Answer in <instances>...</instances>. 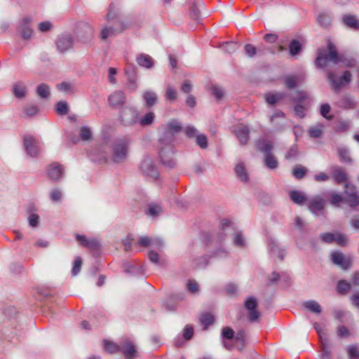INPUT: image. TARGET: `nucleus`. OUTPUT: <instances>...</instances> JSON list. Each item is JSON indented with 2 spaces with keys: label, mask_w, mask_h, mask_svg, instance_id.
<instances>
[{
  "label": "nucleus",
  "mask_w": 359,
  "mask_h": 359,
  "mask_svg": "<svg viewBox=\"0 0 359 359\" xmlns=\"http://www.w3.org/2000/svg\"><path fill=\"white\" fill-rule=\"evenodd\" d=\"M181 123L175 119L168 121L163 126V133L158 141L159 156L162 163L169 168L175 165L172 157L175 135L182 130Z\"/></svg>",
  "instance_id": "f257e3e1"
},
{
  "label": "nucleus",
  "mask_w": 359,
  "mask_h": 359,
  "mask_svg": "<svg viewBox=\"0 0 359 359\" xmlns=\"http://www.w3.org/2000/svg\"><path fill=\"white\" fill-rule=\"evenodd\" d=\"M340 62H342L346 67L355 65L353 60H343V56L337 53L334 45L331 42L328 43L327 50L323 48L318 50V56L316 59V65L318 67L323 68L330 62L337 65Z\"/></svg>",
  "instance_id": "f03ea898"
},
{
  "label": "nucleus",
  "mask_w": 359,
  "mask_h": 359,
  "mask_svg": "<svg viewBox=\"0 0 359 359\" xmlns=\"http://www.w3.org/2000/svg\"><path fill=\"white\" fill-rule=\"evenodd\" d=\"M106 18L107 22L101 25L98 35L102 41L116 36L126 28V25L113 13L112 6H110Z\"/></svg>",
  "instance_id": "7ed1b4c3"
},
{
  "label": "nucleus",
  "mask_w": 359,
  "mask_h": 359,
  "mask_svg": "<svg viewBox=\"0 0 359 359\" xmlns=\"http://www.w3.org/2000/svg\"><path fill=\"white\" fill-rule=\"evenodd\" d=\"M130 142L129 137H122L115 140L113 144L111 156V159L114 162L121 163L126 160Z\"/></svg>",
  "instance_id": "20e7f679"
},
{
  "label": "nucleus",
  "mask_w": 359,
  "mask_h": 359,
  "mask_svg": "<svg viewBox=\"0 0 359 359\" xmlns=\"http://www.w3.org/2000/svg\"><path fill=\"white\" fill-rule=\"evenodd\" d=\"M76 34L79 42L88 44L94 38V28L87 22H80L78 25Z\"/></svg>",
  "instance_id": "39448f33"
},
{
  "label": "nucleus",
  "mask_w": 359,
  "mask_h": 359,
  "mask_svg": "<svg viewBox=\"0 0 359 359\" xmlns=\"http://www.w3.org/2000/svg\"><path fill=\"white\" fill-rule=\"evenodd\" d=\"M139 112L137 109L127 107L121 109L118 120L125 126H133L137 123Z\"/></svg>",
  "instance_id": "423d86ee"
},
{
  "label": "nucleus",
  "mask_w": 359,
  "mask_h": 359,
  "mask_svg": "<svg viewBox=\"0 0 359 359\" xmlns=\"http://www.w3.org/2000/svg\"><path fill=\"white\" fill-rule=\"evenodd\" d=\"M184 133L189 138H194L196 144L202 149L208 147V138L203 133H200L193 126H187L184 128Z\"/></svg>",
  "instance_id": "0eeeda50"
},
{
  "label": "nucleus",
  "mask_w": 359,
  "mask_h": 359,
  "mask_svg": "<svg viewBox=\"0 0 359 359\" xmlns=\"http://www.w3.org/2000/svg\"><path fill=\"white\" fill-rule=\"evenodd\" d=\"M351 77L352 75L351 72L346 71L344 72V74L339 77V81H337L333 72H329L327 73V80L334 91H339L341 87L349 83L351 81Z\"/></svg>",
  "instance_id": "6e6552de"
},
{
  "label": "nucleus",
  "mask_w": 359,
  "mask_h": 359,
  "mask_svg": "<svg viewBox=\"0 0 359 359\" xmlns=\"http://www.w3.org/2000/svg\"><path fill=\"white\" fill-rule=\"evenodd\" d=\"M222 226L219 228V231L217 235L214 236L212 238L208 234L205 236V239L210 240V242L215 243L218 245H221L222 241L225 239V237L227 234L230 233L233 228L226 219H224L221 223Z\"/></svg>",
  "instance_id": "1a4fd4ad"
},
{
  "label": "nucleus",
  "mask_w": 359,
  "mask_h": 359,
  "mask_svg": "<svg viewBox=\"0 0 359 359\" xmlns=\"http://www.w3.org/2000/svg\"><path fill=\"white\" fill-rule=\"evenodd\" d=\"M140 169L144 175L154 180L157 179L158 172L150 157L145 156L143 158L140 165Z\"/></svg>",
  "instance_id": "9d476101"
},
{
  "label": "nucleus",
  "mask_w": 359,
  "mask_h": 359,
  "mask_svg": "<svg viewBox=\"0 0 359 359\" xmlns=\"http://www.w3.org/2000/svg\"><path fill=\"white\" fill-rule=\"evenodd\" d=\"M24 147L27 154L31 157H36L40 150V143L31 135H27L24 137Z\"/></svg>",
  "instance_id": "9b49d317"
},
{
  "label": "nucleus",
  "mask_w": 359,
  "mask_h": 359,
  "mask_svg": "<svg viewBox=\"0 0 359 359\" xmlns=\"http://www.w3.org/2000/svg\"><path fill=\"white\" fill-rule=\"evenodd\" d=\"M74 39L70 34L61 35L55 41L57 50L64 53L73 48Z\"/></svg>",
  "instance_id": "f8f14e48"
},
{
  "label": "nucleus",
  "mask_w": 359,
  "mask_h": 359,
  "mask_svg": "<svg viewBox=\"0 0 359 359\" xmlns=\"http://www.w3.org/2000/svg\"><path fill=\"white\" fill-rule=\"evenodd\" d=\"M346 190L344 201L351 208H355L359 206V195L355 191L353 186H349L347 183L345 184Z\"/></svg>",
  "instance_id": "ddd939ff"
},
{
  "label": "nucleus",
  "mask_w": 359,
  "mask_h": 359,
  "mask_svg": "<svg viewBox=\"0 0 359 359\" xmlns=\"http://www.w3.org/2000/svg\"><path fill=\"white\" fill-rule=\"evenodd\" d=\"M245 307L246 308L249 313V320L252 323L255 322L259 317V313L256 309L257 307V299L253 297L248 298L245 302Z\"/></svg>",
  "instance_id": "4468645a"
},
{
  "label": "nucleus",
  "mask_w": 359,
  "mask_h": 359,
  "mask_svg": "<svg viewBox=\"0 0 359 359\" xmlns=\"http://www.w3.org/2000/svg\"><path fill=\"white\" fill-rule=\"evenodd\" d=\"M108 101L111 107L121 108L126 103V96L123 91L116 90L109 96Z\"/></svg>",
  "instance_id": "2eb2a0df"
},
{
  "label": "nucleus",
  "mask_w": 359,
  "mask_h": 359,
  "mask_svg": "<svg viewBox=\"0 0 359 359\" xmlns=\"http://www.w3.org/2000/svg\"><path fill=\"white\" fill-rule=\"evenodd\" d=\"M120 350L127 359H133L138 355L135 346L129 339H125L121 343Z\"/></svg>",
  "instance_id": "dca6fc26"
},
{
  "label": "nucleus",
  "mask_w": 359,
  "mask_h": 359,
  "mask_svg": "<svg viewBox=\"0 0 359 359\" xmlns=\"http://www.w3.org/2000/svg\"><path fill=\"white\" fill-rule=\"evenodd\" d=\"M32 22V19L29 16H25L22 19L20 29L21 35L25 39H29L33 35Z\"/></svg>",
  "instance_id": "f3484780"
},
{
  "label": "nucleus",
  "mask_w": 359,
  "mask_h": 359,
  "mask_svg": "<svg viewBox=\"0 0 359 359\" xmlns=\"http://www.w3.org/2000/svg\"><path fill=\"white\" fill-rule=\"evenodd\" d=\"M325 201L320 196L313 198L309 204V210L316 215H319L323 212Z\"/></svg>",
  "instance_id": "a211bd4d"
},
{
  "label": "nucleus",
  "mask_w": 359,
  "mask_h": 359,
  "mask_svg": "<svg viewBox=\"0 0 359 359\" xmlns=\"http://www.w3.org/2000/svg\"><path fill=\"white\" fill-rule=\"evenodd\" d=\"M76 239L82 246L92 250H97L100 247L99 241L95 238H88L85 236L76 234Z\"/></svg>",
  "instance_id": "6ab92c4d"
},
{
  "label": "nucleus",
  "mask_w": 359,
  "mask_h": 359,
  "mask_svg": "<svg viewBox=\"0 0 359 359\" xmlns=\"http://www.w3.org/2000/svg\"><path fill=\"white\" fill-rule=\"evenodd\" d=\"M332 260L334 264L340 266L343 269H348L351 264V261L348 258L340 252H333L332 253Z\"/></svg>",
  "instance_id": "aec40b11"
},
{
  "label": "nucleus",
  "mask_w": 359,
  "mask_h": 359,
  "mask_svg": "<svg viewBox=\"0 0 359 359\" xmlns=\"http://www.w3.org/2000/svg\"><path fill=\"white\" fill-rule=\"evenodd\" d=\"M63 170L62 166L57 163L50 164L47 169L49 177L54 181H57L62 178Z\"/></svg>",
  "instance_id": "412c9836"
},
{
  "label": "nucleus",
  "mask_w": 359,
  "mask_h": 359,
  "mask_svg": "<svg viewBox=\"0 0 359 359\" xmlns=\"http://www.w3.org/2000/svg\"><path fill=\"white\" fill-rule=\"evenodd\" d=\"M304 79L303 74L287 75L284 78V83L290 89H294L298 83L302 82Z\"/></svg>",
  "instance_id": "4be33fe9"
},
{
  "label": "nucleus",
  "mask_w": 359,
  "mask_h": 359,
  "mask_svg": "<svg viewBox=\"0 0 359 359\" xmlns=\"http://www.w3.org/2000/svg\"><path fill=\"white\" fill-rule=\"evenodd\" d=\"M137 63L140 66L146 69H151L154 67V61L152 57L144 53H140L137 55L136 57Z\"/></svg>",
  "instance_id": "5701e85b"
},
{
  "label": "nucleus",
  "mask_w": 359,
  "mask_h": 359,
  "mask_svg": "<svg viewBox=\"0 0 359 359\" xmlns=\"http://www.w3.org/2000/svg\"><path fill=\"white\" fill-rule=\"evenodd\" d=\"M250 130L248 126L245 125L240 126L236 130H235V135L238 139L241 144H245L249 139Z\"/></svg>",
  "instance_id": "b1692460"
},
{
  "label": "nucleus",
  "mask_w": 359,
  "mask_h": 359,
  "mask_svg": "<svg viewBox=\"0 0 359 359\" xmlns=\"http://www.w3.org/2000/svg\"><path fill=\"white\" fill-rule=\"evenodd\" d=\"M138 244L143 247L154 246L160 248L163 245V242L161 239L153 238L147 236H142L140 238Z\"/></svg>",
  "instance_id": "393cba45"
},
{
  "label": "nucleus",
  "mask_w": 359,
  "mask_h": 359,
  "mask_svg": "<svg viewBox=\"0 0 359 359\" xmlns=\"http://www.w3.org/2000/svg\"><path fill=\"white\" fill-rule=\"evenodd\" d=\"M286 96V93L284 92H276L274 93H266L264 95V98L266 102L271 105H273L280 101Z\"/></svg>",
  "instance_id": "a878e982"
},
{
  "label": "nucleus",
  "mask_w": 359,
  "mask_h": 359,
  "mask_svg": "<svg viewBox=\"0 0 359 359\" xmlns=\"http://www.w3.org/2000/svg\"><path fill=\"white\" fill-rule=\"evenodd\" d=\"M342 21L348 27L354 30L359 29V21L355 15H344L342 18Z\"/></svg>",
  "instance_id": "bb28decb"
},
{
  "label": "nucleus",
  "mask_w": 359,
  "mask_h": 359,
  "mask_svg": "<svg viewBox=\"0 0 359 359\" xmlns=\"http://www.w3.org/2000/svg\"><path fill=\"white\" fill-rule=\"evenodd\" d=\"M355 105L356 101L349 95H344L338 101V106L346 109H353Z\"/></svg>",
  "instance_id": "cd10ccee"
},
{
  "label": "nucleus",
  "mask_w": 359,
  "mask_h": 359,
  "mask_svg": "<svg viewBox=\"0 0 359 359\" xmlns=\"http://www.w3.org/2000/svg\"><path fill=\"white\" fill-rule=\"evenodd\" d=\"M155 119V114L152 111H149L146 113L144 116H140L138 115L137 123H139L141 126H149L153 124Z\"/></svg>",
  "instance_id": "c85d7f7f"
},
{
  "label": "nucleus",
  "mask_w": 359,
  "mask_h": 359,
  "mask_svg": "<svg viewBox=\"0 0 359 359\" xmlns=\"http://www.w3.org/2000/svg\"><path fill=\"white\" fill-rule=\"evenodd\" d=\"M273 147V142L270 140H262L257 142V148L264 154V156L266 154H271Z\"/></svg>",
  "instance_id": "c756f323"
},
{
  "label": "nucleus",
  "mask_w": 359,
  "mask_h": 359,
  "mask_svg": "<svg viewBox=\"0 0 359 359\" xmlns=\"http://www.w3.org/2000/svg\"><path fill=\"white\" fill-rule=\"evenodd\" d=\"M142 97L145 101V105L147 107H151L157 102L158 96L154 91L147 90L144 93Z\"/></svg>",
  "instance_id": "7c9ffc66"
},
{
  "label": "nucleus",
  "mask_w": 359,
  "mask_h": 359,
  "mask_svg": "<svg viewBox=\"0 0 359 359\" xmlns=\"http://www.w3.org/2000/svg\"><path fill=\"white\" fill-rule=\"evenodd\" d=\"M311 101V97L309 94L305 91L298 90L294 93V97L292 99V102L296 104H302L306 102H309Z\"/></svg>",
  "instance_id": "2f4dec72"
},
{
  "label": "nucleus",
  "mask_w": 359,
  "mask_h": 359,
  "mask_svg": "<svg viewBox=\"0 0 359 359\" xmlns=\"http://www.w3.org/2000/svg\"><path fill=\"white\" fill-rule=\"evenodd\" d=\"M235 172L236 177L242 182H247L248 181V175L246 169L242 163H238L235 167Z\"/></svg>",
  "instance_id": "473e14b6"
},
{
  "label": "nucleus",
  "mask_w": 359,
  "mask_h": 359,
  "mask_svg": "<svg viewBox=\"0 0 359 359\" xmlns=\"http://www.w3.org/2000/svg\"><path fill=\"white\" fill-rule=\"evenodd\" d=\"M263 162L264 165L271 170L276 169L278 166V161L273 154L265 155Z\"/></svg>",
  "instance_id": "72a5a7b5"
},
{
  "label": "nucleus",
  "mask_w": 359,
  "mask_h": 359,
  "mask_svg": "<svg viewBox=\"0 0 359 359\" xmlns=\"http://www.w3.org/2000/svg\"><path fill=\"white\" fill-rule=\"evenodd\" d=\"M320 342V347H321V355L320 358H326V359H331L332 358V351L329 347L328 344V339L327 337H325L324 339H322V341Z\"/></svg>",
  "instance_id": "f704fd0d"
},
{
  "label": "nucleus",
  "mask_w": 359,
  "mask_h": 359,
  "mask_svg": "<svg viewBox=\"0 0 359 359\" xmlns=\"http://www.w3.org/2000/svg\"><path fill=\"white\" fill-rule=\"evenodd\" d=\"M303 305L306 309L312 313L320 314L322 311L321 306L315 300L306 301Z\"/></svg>",
  "instance_id": "c9c22d12"
},
{
  "label": "nucleus",
  "mask_w": 359,
  "mask_h": 359,
  "mask_svg": "<svg viewBox=\"0 0 359 359\" xmlns=\"http://www.w3.org/2000/svg\"><path fill=\"white\" fill-rule=\"evenodd\" d=\"M290 198L294 203L298 205H302L306 201L304 194L296 190L290 192Z\"/></svg>",
  "instance_id": "e433bc0d"
},
{
  "label": "nucleus",
  "mask_w": 359,
  "mask_h": 359,
  "mask_svg": "<svg viewBox=\"0 0 359 359\" xmlns=\"http://www.w3.org/2000/svg\"><path fill=\"white\" fill-rule=\"evenodd\" d=\"M13 93L18 98H22L26 95V86L22 82L15 83L13 86Z\"/></svg>",
  "instance_id": "4c0bfd02"
},
{
  "label": "nucleus",
  "mask_w": 359,
  "mask_h": 359,
  "mask_svg": "<svg viewBox=\"0 0 359 359\" xmlns=\"http://www.w3.org/2000/svg\"><path fill=\"white\" fill-rule=\"evenodd\" d=\"M351 126L349 120L339 119L334 124V129L336 132L341 133L347 131Z\"/></svg>",
  "instance_id": "58836bf2"
},
{
  "label": "nucleus",
  "mask_w": 359,
  "mask_h": 359,
  "mask_svg": "<svg viewBox=\"0 0 359 359\" xmlns=\"http://www.w3.org/2000/svg\"><path fill=\"white\" fill-rule=\"evenodd\" d=\"M280 280H283V281L287 283L289 280V276L285 273L279 274L276 272H273L271 277L268 278V284L277 283Z\"/></svg>",
  "instance_id": "ea45409f"
},
{
  "label": "nucleus",
  "mask_w": 359,
  "mask_h": 359,
  "mask_svg": "<svg viewBox=\"0 0 359 359\" xmlns=\"http://www.w3.org/2000/svg\"><path fill=\"white\" fill-rule=\"evenodd\" d=\"M332 177L337 183L346 182L347 175L346 172L341 168H336L332 171Z\"/></svg>",
  "instance_id": "a19ab883"
},
{
  "label": "nucleus",
  "mask_w": 359,
  "mask_h": 359,
  "mask_svg": "<svg viewBox=\"0 0 359 359\" xmlns=\"http://www.w3.org/2000/svg\"><path fill=\"white\" fill-rule=\"evenodd\" d=\"M331 20L332 19L330 15L326 13H320L317 17L318 23L325 28H327L330 25Z\"/></svg>",
  "instance_id": "79ce46f5"
},
{
  "label": "nucleus",
  "mask_w": 359,
  "mask_h": 359,
  "mask_svg": "<svg viewBox=\"0 0 359 359\" xmlns=\"http://www.w3.org/2000/svg\"><path fill=\"white\" fill-rule=\"evenodd\" d=\"M36 93L41 98H48L50 95V88L46 83H41L36 87Z\"/></svg>",
  "instance_id": "37998d69"
},
{
  "label": "nucleus",
  "mask_w": 359,
  "mask_h": 359,
  "mask_svg": "<svg viewBox=\"0 0 359 359\" xmlns=\"http://www.w3.org/2000/svg\"><path fill=\"white\" fill-rule=\"evenodd\" d=\"M269 250L271 252L277 256L280 259H283L285 256V252L283 250L280 249L278 245L273 241H271L269 244Z\"/></svg>",
  "instance_id": "c03bdc74"
},
{
  "label": "nucleus",
  "mask_w": 359,
  "mask_h": 359,
  "mask_svg": "<svg viewBox=\"0 0 359 359\" xmlns=\"http://www.w3.org/2000/svg\"><path fill=\"white\" fill-rule=\"evenodd\" d=\"M79 137L83 141H89L92 138L91 129L88 126H82L79 130Z\"/></svg>",
  "instance_id": "a18cd8bd"
},
{
  "label": "nucleus",
  "mask_w": 359,
  "mask_h": 359,
  "mask_svg": "<svg viewBox=\"0 0 359 359\" xmlns=\"http://www.w3.org/2000/svg\"><path fill=\"white\" fill-rule=\"evenodd\" d=\"M323 125L318 124L314 126H311L309 129V133L311 137H320L323 134Z\"/></svg>",
  "instance_id": "49530a36"
},
{
  "label": "nucleus",
  "mask_w": 359,
  "mask_h": 359,
  "mask_svg": "<svg viewBox=\"0 0 359 359\" xmlns=\"http://www.w3.org/2000/svg\"><path fill=\"white\" fill-rule=\"evenodd\" d=\"M347 354L350 359H355L359 358V347L358 345L353 344L347 346Z\"/></svg>",
  "instance_id": "de8ad7c7"
},
{
  "label": "nucleus",
  "mask_w": 359,
  "mask_h": 359,
  "mask_svg": "<svg viewBox=\"0 0 359 359\" xmlns=\"http://www.w3.org/2000/svg\"><path fill=\"white\" fill-rule=\"evenodd\" d=\"M104 348L106 351L110 353H116L121 349V346L108 340L104 341Z\"/></svg>",
  "instance_id": "09e8293b"
},
{
  "label": "nucleus",
  "mask_w": 359,
  "mask_h": 359,
  "mask_svg": "<svg viewBox=\"0 0 359 359\" xmlns=\"http://www.w3.org/2000/svg\"><path fill=\"white\" fill-rule=\"evenodd\" d=\"M148 257L149 260L158 266H163L164 265V260L162 259H160L159 255L157 252L150 250L148 254Z\"/></svg>",
  "instance_id": "8fccbe9b"
},
{
  "label": "nucleus",
  "mask_w": 359,
  "mask_h": 359,
  "mask_svg": "<svg viewBox=\"0 0 359 359\" xmlns=\"http://www.w3.org/2000/svg\"><path fill=\"white\" fill-rule=\"evenodd\" d=\"M200 321L201 324L204 326V328H207L208 326L213 323L214 316L209 313H203L201 316Z\"/></svg>",
  "instance_id": "3c124183"
},
{
  "label": "nucleus",
  "mask_w": 359,
  "mask_h": 359,
  "mask_svg": "<svg viewBox=\"0 0 359 359\" xmlns=\"http://www.w3.org/2000/svg\"><path fill=\"white\" fill-rule=\"evenodd\" d=\"M162 212V208L157 204H149L148 206L147 215L151 217H156Z\"/></svg>",
  "instance_id": "603ef678"
},
{
  "label": "nucleus",
  "mask_w": 359,
  "mask_h": 359,
  "mask_svg": "<svg viewBox=\"0 0 359 359\" xmlns=\"http://www.w3.org/2000/svg\"><path fill=\"white\" fill-rule=\"evenodd\" d=\"M224 290L226 294L229 296H236L238 293V286L233 283H229L226 284L224 288Z\"/></svg>",
  "instance_id": "864d4df0"
},
{
  "label": "nucleus",
  "mask_w": 359,
  "mask_h": 359,
  "mask_svg": "<svg viewBox=\"0 0 359 359\" xmlns=\"http://www.w3.org/2000/svg\"><path fill=\"white\" fill-rule=\"evenodd\" d=\"M338 154L341 161L344 163L351 162V159L349 156V152L346 147H339L338 149Z\"/></svg>",
  "instance_id": "5fc2aeb1"
},
{
  "label": "nucleus",
  "mask_w": 359,
  "mask_h": 359,
  "mask_svg": "<svg viewBox=\"0 0 359 359\" xmlns=\"http://www.w3.org/2000/svg\"><path fill=\"white\" fill-rule=\"evenodd\" d=\"M337 334L339 338H347L353 334L344 325H339L337 327Z\"/></svg>",
  "instance_id": "6e6d98bb"
},
{
  "label": "nucleus",
  "mask_w": 359,
  "mask_h": 359,
  "mask_svg": "<svg viewBox=\"0 0 359 359\" xmlns=\"http://www.w3.org/2000/svg\"><path fill=\"white\" fill-rule=\"evenodd\" d=\"M301 48H302L301 43L297 40L293 39L290 42V46H289V49H290V53L292 55H295L297 53H299Z\"/></svg>",
  "instance_id": "4d7b16f0"
},
{
  "label": "nucleus",
  "mask_w": 359,
  "mask_h": 359,
  "mask_svg": "<svg viewBox=\"0 0 359 359\" xmlns=\"http://www.w3.org/2000/svg\"><path fill=\"white\" fill-rule=\"evenodd\" d=\"M306 172V168L301 165H297L294 168L292 174L297 179H302Z\"/></svg>",
  "instance_id": "13d9d810"
},
{
  "label": "nucleus",
  "mask_w": 359,
  "mask_h": 359,
  "mask_svg": "<svg viewBox=\"0 0 359 359\" xmlns=\"http://www.w3.org/2000/svg\"><path fill=\"white\" fill-rule=\"evenodd\" d=\"M194 334V327L191 325H187L182 332V337L185 341L190 340Z\"/></svg>",
  "instance_id": "bf43d9fd"
},
{
  "label": "nucleus",
  "mask_w": 359,
  "mask_h": 359,
  "mask_svg": "<svg viewBox=\"0 0 359 359\" xmlns=\"http://www.w3.org/2000/svg\"><path fill=\"white\" fill-rule=\"evenodd\" d=\"M306 108L302 104H296L294 107V116L297 118H302L305 116Z\"/></svg>",
  "instance_id": "052dcab7"
},
{
  "label": "nucleus",
  "mask_w": 359,
  "mask_h": 359,
  "mask_svg": "<svg viewBox=\"0 0 359 359\" xmlns=\"http://www.w3.org/2000/svg\"><path fill=\"white\" fill-rule=\"evenodd\" d=\"M57 88L60 91L72 93L73 91V85L69 82L64 81L57 84Z\"/></svg>",
  "instance_id": "680f3d73"
},
{
  "label": "nucleus",
  "mask_w": 359,
  "mask_h": 359,
  "mask_svg": "<svg viewBox=\"0 0 359 359\" xmlns=\"http://www.w3.org/2000/svg\"><path fill=\"white\" fill-rule=\"evenodd\" d=\"M56 111L60 115H65L68 112V104L66 102L60 101L56 104Z\"/></svg>",
  "instance_id": "e2e57ef3"
},
{
  "label": "nucleus",
  "mask_w": 359,
  "mask_h": 359,
  "mask_svg": "<svg viewBox=\"0 0 359 359\" xmlns=\"http://www.w3.org/2000/svg\"><path fill=\"white\" fill-rule=\"evenodd\" d=\"M187 290L193 293H197L199 291V285L194 280H189L187 283Z\"/></svg>",
  "instance_id": "0e129e2a"
},
{
  "label": "nucleus",
  "mask_w": 359,
  "mask_h": 359,
  "mask_svg": "<svg viewBox=\"0 0 359 359\" xmlns=\"http://www.w3.org/2000/svg\"><path fill=\"white\" fill-rule=\"evenodd\" d=\"M222 47L224 51L232 53L238 48V44L233 41L226 42L222 44Z\"/></svg>",
  "instance_id": "69168bd1"
},
{
  "label": "nucleus",
  "mask_w": 359,
  "mask_h": 359,
  "mask_svg": "<svg viewBox=\"0 0 359 359\" xmlns=\"http://www.w3.org/2000/svg\"><path fill=\"white\" fill-rule=\"evenodd\" d=\"M348 239L346 236L340 233H335L334 242L340 246H344L346 245Z\"/></svg>",
  "instance_id": "338daca9"
},
{
  "label": "nucleus",
  "mask_w": 359,
  "mask_h": 359,
  "mask_svg": "<svg viewBox=\"0 0 359 359\" xmlns=\"http://www.w3.org/2000/svg\"><path fill=\"white\" fill-rule=\"evenodd\" d=\"M351 289L350 283L344 281L340 280L337 284V290L339 293L344 294L347 292Z\"/></svg>",
  "instance_id": "774afa93"
}]
</instances>
